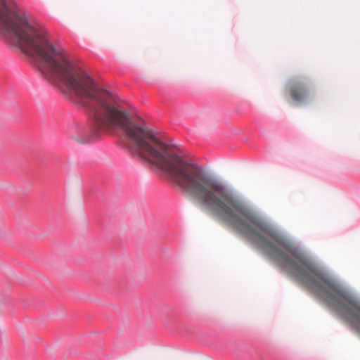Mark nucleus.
Segmentation results:
<instances>
[{
	"label": "nucleus",
	"instance_id": "nucleus-2",
	"mask_svg": "<svg viewBox=\"0 0 360 360\" xmlns=\"http://www.w3.org/2000/svg\"><path fill=\"white\" fill-rule=\"evenodd\" d=\"M72 139H75V140H76V141H78V142H79V143H85V142L87 141V139H79V137H78V136H77V135H76V136H72Z\"/></svg>",
	"mask_w": 360,
	"mask_h": 360
},
{
	"label": "nucleus",
	"instance_id": "nucleus-1",
	"mask_svg": "<svg viewBox=\"0 0 360 360\" xmlns=\"http://www.w3.org/2000/svg\"><path fill=\"white\" fill-rule=\"evenodd\" d=\"M288 89L290 97L297 103L306 101L310 95V87L305 79H292L288 83Z\"/></svg>",
	"mask_w": 360,
	"mask_h": 360
}]
</instances>
